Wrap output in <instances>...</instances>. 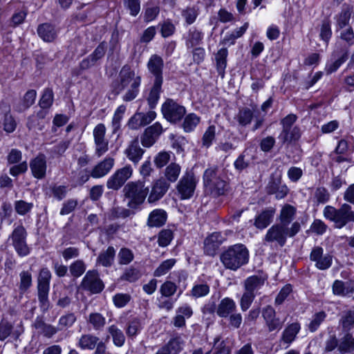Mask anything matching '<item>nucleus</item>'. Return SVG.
<instances>
[{
    "mask_svg": "<svg viewBox=\"0 0 354 354\" xmlns=\"http://www.w3.org/2000/svg\"><path fill=\"white\" fill-rule=\"evenodd\" d=\"M141 77L136 73L129 65L122 67L118 77V84L115 88V93L119 94L126 90L122 96L124 102H131L136 98L139 93Z\"/></svg>",
    "mask_w": 354,
    "mask_h": 354,
    "instance_id": "f257e3e1",
    "label": "nucleus"
},
{
    "mask_svg": "<svg viewBox=\"0 0 354 354\" xmlns=\"http://www.w3.org/2000/svg\"><path fill=\"white\" fill-rule=\"evenodd\" d=\"M300 230L301 224L298 221L292 223L290 227L274 223L266 231L263 241L266 245L283 248L286 244L288 238L294 237Z\"/></svg>",
    "mask_w": 354,
    "mask_h": 354,
    "instance_id": "f03ea898",
    "label": "nucleus"
},
{
    "mask_svg": "<svg viewBox=\"0 0 354 354\" xmlns=\"http://www.w3.org/2000/svg\"><path fill=\"white\" fill-rule=\"evenodd\" d=\"M224 267L231 270H236L248 263L249 252L243 244H235L229 247L220 257Z\"/></svg>",
    "mask_w": 354,
    "mask_h": 354,
    "instance_id": "7ed1b4c3",
    "label": "nucleus"
},
{
    "mask_svg": "<svg viewBox=\"0 0 354 354\" xmlns=\"http://www.w3.org/2000/svg\"><path fill=\"white\" fill-rule=\"evenodd\" d=\"M324 216L333 222L335 228L342 229L349 223H354V211L348 203L342 204L339 208L327 205L323 211Z\"/></svg>",
    "mask_w": 354,
    "mask_h": 354,
    "instance_id": "20e7f679",
    "label": "nucleus"
},
{
    "mask_svg": "<svg viewBox=\"0 0 354 354\" xmlns=\"http://www.w3.org/2000/svg\"><path fill=\"white\" fill-rule=\"evenodd\" d=\"M203 183L206 189L215 196L225 194L228 189L227 183L222 178L216 166L205 169L203 174Z\"/></svg>",
    "mask_w": 354,
    "mask_h": 354,
    "instance_id": "39448f33",
    "label": "nucleus"
},
{
    "mask_svg": "<svg viewBox=\"0 0 354 354\" xmlns=\"http://www.w3.org/2000/svg\"><path fill=\"white\" fill-rule=\"evenodd\" d=\"M123 192L125 197L129 199L128 206L136 208L145 201L149 189L145 186L144 182L138 180L127 183L123 189Z\"/></svg>",
    "mask_w": 354,
    "mask_h": 354,
    "instance_id": "423d86ee",
    "label": "nucleus"
},
{
    "mask_svg": "<svg viewBox=\"0 0 354 354\" xmlns=\"http://www.w3.org/2000/svg\"><path fill=\"white\" fill-rule=\"evenodd\" d=\"M161 112L165 119L175 124L185 116L186 109L173 99L167 98L161 106Z\"/></svg>",
    "mask_w": 354,
    "mask_h": 354,
    "instance_id": "0eeeda50",
    "label": "nucleus"
},
{
    "mask_svg": "<svg viewBox=\"0 0 354 354\" xmlns=\"http://www.w3.org/2000/svg\"><path fill=\"white\" fill-rule=\"evenodd\" d=\"M26 236L25 227L20 225L14 229L9 237L16 252L20 257L28 256L30 252V248L26 243Z\"/></svg>",
    "mask_w": 354,
    "mask_h": 354,
    "instance_id": "6e6552de",
    "label": "nucleus"
},
{
    "mask_svg": "<svg viewBox=\"0 0 354 354\" xmlns=\"http://www.w3.org/2000/svg\"><path fill=\"white\" fill-rule=\"evenodd\" d=\"M197 180L193 173H186L179 180L176 189L180 198L186 200L191 198L195 192Z\"/></svg>",
    "mask_w": 354,
    "mask_h": 354,
    "instance_id": "1a4fd4ad",
    "label": "nucleus"
},
{
    "mask_svg": "<svg viewBox=\"0 0 354 354\" xmlns=\"http://www.w3.org/2000/svg\"><path fill=\"white\" fill-rule=\"evenodd\" d=\"M77 346L84 351L95 350V354H104L106 346L100 339L93 334H84L78 341Z\"/></svg>",
    "mask_w": 354,
    "mask_h": 354,
    "instance_id": "9d476101",
    "label": "nucleus"
},
{
    "mask_svg": "<svg viewBox=\"0 0 354 354\" xmlns=\"http://www.w3.org/2000/svg\"><path fill=\"white\" fill-rule=\"evenodd\" d=\"M80 288L92 294H97L102 291L104 285L100 278L97 271L92 270L86 273L80 283Z\"/></svg>",
    "mask_w": 354,
    "mask_h": 354,
    "instance_id": "9b49d317",
    "label": "nucleus"
},
{
    "mask_svg": "<svg viewBox=\"0 0 354 354\" xmlns=\"http://www.w3.org/2000/svg\"><path fill=\"white\" fill-rule=\"evenodd\" d=\"M51 272L47 268H42L37 278L38 299L42 305L48 302Z\"/></svg>",
    "mask_w": 354,
    "mask_h": 354,
    "instance_id": "f8f14e48",
    "label": "nucleus"
},
{
    "mask_svg": "<svg viewBox=\"0 0 354 354\" xmlns=\"http://www.w3.org/2000/svg\"><path fill=\"white\" fill-rule=\"evenodd\" d=\"M132 172L133 169L131 165H126L124 167L118 169L107 180V188L113 190H118L131 176Z\"/></svg>",
    "mask_w": 354,
    "mask_h": 354,
    "instance_id": "ddd939ff",
    "label": "nucleus"
},
{
    "mask_svg": "<svg viewBox=\"0 0 354 354\" xmlns=\"http://www.w3.org/2000/svg\"><path fill=\"white\" fill-rule=\"evenodd\" d=\"M93 138L95 145V155L102 156L109 149V141L105 138L106 127L104 124L100 123L93 129Z\"/></svg>",
    "mask_w": 354,
    "mask_h": 354,
    "instance_id": "4468645a",
    "label": "nucleus"
},
{
    "mask_svg": "<svg viewBox=\"0 0 354 354\" xmlns=\"http://www.w3.org/2000/svg\"><path fill=\"white\" fill-rule=\"evenodd\" d=\"M310 261L315 263V267L322 270H326L332 265V256L328 254H324V250L320 246H315L310 254Z\"/></svg>",
    "mask_w": 354,
    "mask_h": 354,
    "instance_id": "2eb2a0df",
    "label": "nucleus"
},
{
    "mask_svg": "<svg viewBox=\"0 0 354 354\" xmlns=\"http://www.w3.org/2000/svg\"><path fill=\"white\" fill-rule=\"evenodd\" d=\"M163 132V128L160 122H157L148 127L141 137V143L145 147H151Z\"/></svg>",
    "mask_w": 354,
    "mask_h": 354,
    "instance_id": "dca6fc26",
    "label": "nucleus"
},
{
    "mask_svg": "<svg viewBox=\"0 0 354 354\" xmlns=\"http://www.w3.org/2000/svg\"><path fill=\"white\" fill-rule=\"evenodd\" d=\"M224 241L225 238L221 232L212 233L204 241L205 253L209 256H214Z\"/></svg>",
    "mask_w": 354,
    "mask_h": 354,
    "instance_id": "f3484780",
    "label": "nucleus"
},
{
    "mask_svg": "<svg viewBox=\"0 0 354 354\" xmlns=\"http://www.w3.org/2000/svg\"><path fill=\"white\" fill-rule=\"evenodd\" d=\"M169 184L163 178L156 180L152 183L151 192L148 196L149 203L159 201L167 192Z\"/></svg>",
    "mask_w": 354,
    "mask_h": 354,
    "instance_id": "a211bd4d",
    "label": "nucleus"
},
{
    "mask_svg": "<svg viewBox=\"0 0 354 354\" xmlns=\"http://www.w3.org/2000/svg\"><path fill=\"white\" fill-rule=\"evenodd\" d=\"M209 281L210 278L205 277L204 274L199 277L193 285L190 295L196 299L207 296L210 291Z\"/></svg>",
    "mask_w": 354,
    "mask_h": 354,
    "instance_id": "6ab92c4d",
    "label": "nucleus"
},
{
    "mask_svg": "<svg viewBox=\"0 0 354 354\" xmlns=\"http://www.w3.org/2000/svg\"><path fill=\"white\" fill-rule=\"evenodd\" d=\"M163 66L164 62L161 57L156 54L150 57L147 62V68L154 77V81L163 82Z\"/></svg>",
    "mask_w": 354,
    "mask_h": 354,
    "instance_id": "aec40b11",
    "label": "nucleus"
},
{
    "mask_svg": "<svg viewBox=\"0 0 354 354\" xmlns=\"http://www.w3.org/2000/svg\"><path fill=\"white\" fill-rule=\"evenodd\" d=\"M275 212L272 207L263 209L255 216L254 225L261 230L266 228L272 222Z\"/></svg>",
    "mask_w": 354,
    "mask_h": 354,
    "instance_id": "412c9836",
    "label": "nucleus"
},
{
    "mask_svg": "<svg viewBox=\"0 0 354 354\" xmlns=\"http://www.w3.org/2000/svg\"><path fill=\"white\" fill-rule=\"evenodd\" d=\"M297 214V209L294 206L290 204L284 205L279 212L278 220V224L290 227V225L293 223L292 221L295 220Z\"/></svg>",
    "mask_w": 354,
    "mask_h": 354,
    "instance_id": "4be33fe9",
    "label": "nucleus"
},
{
    "mask_svg": "<svg viewBox=\"0 0 354 354\" xmlns=\"http://www.w3.org/2000/svg\"><path fill=\"white\" fill-rule=\"evenodd\" d=\"M114 159L106 158L96 165L91 171V176L94 178H99L106 176L113 168Z\"/></svg>",
    "mask_w": 354,
    "mask_h": 354,
    "instance_id": "5701e85b",
    "label": "nucleus"
},
{
    "mask_svg": "<svg viewBox=\"0 0 354 354\" xmlns=\"http://www.w3.org/2000/svg\"><path fill=\"white\" fill-rule=\"evenodd\" d=\"M30 167L32 175L38 179L43 178L46 171V160L44 155H39L31 160Z\"/></svg>",
    "mask_w": 354,
    "mask_h": 354,
    "instance_id": "b1692460",
    "label": "nucleus"
},
{
    "mask_svg": "<svg viewBox=\"0 0 354 354\" xmlns=\"http://www.w3.org/2000/svg\"><path fill=\"white\" fill-rule=\"evenodd\" d=\"M167 212L162 209L153 210L148 216L147 225L149 227H160L166 223Z\"/></svg>",
    "mask_w": 354,
    "mask_h": 354,
    "instance_id": "393cba45",
    "label": "nucleus"
},
{
    "mask_svg": "<svg viewBox=\"0 0 354 354\" xmlns=\"http://www.w3.org/2000/svg\"><path fill=\"white\" fill-rule=\"evenodd\" d=\"M266 278L262 275H252L243 283L245 290L257 295V291L264 285Z\"/></svg>",
    "mask_w": 354,
    "mask_h": 354,
    "instance_id": "a878e982",
    "label": "nucleus"
},
{
    "mask_svg": "<svg viewBox=\"0 0 354 354\" xmlns=\"http://www.w3.org/2000/svg\"><path fill=\"white\" fill-rule=\"evenodd\" d=\"M236 309L235 301L230 298L225 297L218 304L216 308V313L221 317H227Z\"/></svg>",
    "mask_w": 354,
    "mask_h": 354,
    "instance_id": "bb28decb",
    "label": "nucleus"
},
{
    "mask_svg": "<svg viewBox=\"0 0 354 354\" xmlns=\"http://www.w3.org/2000/svg\"><path fill=\"white\" fill-rule=\"evenodd\" d=\"M333 292L339 297H350L354 292V288L351 282L335 280L332 286Z\"/></svg>",
    "mask_w": 354,
    "mask_h": 354,
    "instance_id": "cd10ccee",
    "label": "nucleus"
},
{
    "mask_svg": "<svg viewBox=\"0 0 354 354\" xmlns=\"http://www.w3.org/2000/svg\"><path fill=\"white\" fill-rule=\"evenodd\" d=\"M144 152L145 151L140 147L138 139L132 140L125 150L127 158L135 164L140 160Z\"/></svg>",
    "mask_w": 354,
    "mask_h": 354,
    "instance_id": "c85d7f7f",
    "label": "nucleus"
},
{
    "mask_svg": "<svg viewBox=\"0 0 354 354\" xmlns=\"http://www.w3.org/2000/svg\"><path fill=\"white\" fill-rule=\"evenodd\" d=\"M39 37L46 42H52L57 37V32L55 27L50 24H42L37 28Z\"/></svg>",
    "mask_w": 354,
    "mask_h": 354,
    "instance_id": "c756f323",
    "label": "nucleus"
},
{
    "mask_svg": "<svg viewBox=\"0 0 354 354\" xmlns=\"http://www.w3.org/2000/svg\"><path fill=\"white\" fill-rule=\"evenodd\" d=\"M300 329L301 326L298 322H294L288 325L282 333L281 341L284 344L290 345L295 339Z\"/></svg>",
    "mask_w": 354,
    "mask_h": 354,
    "instance_id": "7c9ffc66",
    "label": "nucleus"
},
{
    "mask_svg": "<svg viewBox=\"0 0 354 354\" xmlns=\"http://www.w3.org/2000/svg\"><path fill=\"white\" fill-rule=\"evenodd\" d=\"M301 137V130L297 126L290 129H282L279 136V140L283 143H291L297 141Z\"/></svg>",
    "mask_w": 354,
    "mask_h": 354,
    "instance_id": "2f4dec72",
    "label": "nucleus"
},
{
    "mask_svg": "<svg viewBox=\"0 0 354 354\" xmlns=\"http://www.w3.org/2000/svg\"><path fill=\"white\" fill-rule=\"evenodd\" d=\"M288 188L285 184H281L280 181L272 180L269 183L267 187V192L269 194H275L277 199L285 198L288 193Z\"/></svg>",
    "mask_w": 354,
    "mask_h": 354,
    "instance_id": "473e14b6",
    "label": "nucleus"
},
{
    "mask_svg": "<svg viewBox=\"0 0 354 354\" xmlns=\"http://www.w3.org/2000/svg\"><path fill=\"white\" fill-rule=\"evenodd\" d=\"M228 50L227 48H221L214 55L216 70L221 77H224L225 70L227 66V58Z\"/></svg>",
    "mask_w": 354,
    "mask_h": 354,
    "instance_id": "72a5a7b5",
    "label": "nucleus"
},
{
    "mask_svg": "<svg viewBox=\"0 0 354 354\" xmlns=\"http://www.w3.org/2000/svg\"><path fill=\"white\" fill-rule=\"evenodd\" d=\"M162 82H163L154 81L153 86L150 90L147 100L148 104L151 109L156 107L160 99V93L162 92Z\"/></svg>",
    "mask_w": 354,
    "mask_h": 354,
    "instance_id": "f704fd0d",
    "label": "nucleus"
},
{
    "mask_svg": "<svg viewBox=\"0 0 354 354\" xmlns=\"http://www.w3.org/2000/svg\"><path fill=\"white\" fill-rule=\"evenodd\" d=\"M254 110V108L250 109L248 107H243L239 109L234 118L241 126L245 127L251 123Z\"/></svg>",
    "mask_w": 354,
    "mask_h": 354,
    "instance_id": "c9c22d12",
    "label": "nucleus"
},
{
    "mask_svg": "<svg viewBox=\"0 0 354 354\" xmlns=\"http://www.w3.org/2000/svg\"><path fill=\"white\" fill-rule=\"evenodd\" d=\"M108 333L112 337L113 344L118 347H121L124 344L125 335L122 330L116 325L113 324L108 327Z\"/></svg>",
    "mask_w": 354,
    "mask_h": 354,
    "instance_id": "e433bc0d",
    "label": "nucleus"
},
{
    "mask_svg": "<svg viewBox=\"0 0 354 354\" xmlns=\"http://www.w3.org/2000/svg\"><path fill=\"white\" fill-rule=\"evenodd\" d=\"M115 254L113 247L109 246L105 251H102L97 259V263L104 267H109L112 265Z\"/></svg>",
    "mask_w": 354,
    "mask_h": 354,
    "instance_id": "4c0bfd02",
    "label": "nucleus"
},
{
    "mask_svg": "<svg viewBox=\"0 0 354 354\" xmlns=\"http://www.w3.org/2000/svg\"><path fill=\"white\" fill-rule=\"evenodd\" d=\"M352 7L344 5L341 12L335 17L337 26L339 29L346 27L349 22Z\"/></svg>",
    "mask_w": 354,
    "mask_h": 354,
    "instance_id": "58836bf2",
    "label": "nucleus"
},
{
    "mask_svg": "<svg viewBox=\"0 0 354 354\" xmlns=\"http://www.w3.org/2000/svg\"><path fill=\"white\" fill-rule=\"evenodd\" d=\"M354 350V338L353 335L346 333L339 340L338 351L341 353H351Z\"/></svg>",
    "mask_w": 354,
    "mask_h": 354,
    "instance_id": "ea45409f",
    "label": "nucleus"
},
{
    "mask_svg": "<svg viewBox=\"0 0 354 354\" xmlns=\"http://www.w3.org/2000/svg\"><path fill=\"white\" fill-rule=\"evenodd\" d=\"M339 324L344 331H349L354 328V310L344 311L339 319Z\"/></svg>",
    "mask_w": 354,
    "mask_h": 354,
    "instance_id": "a19ab883",
    "label": "nucleus"
},
{
    "mask_svg": "<svg viewBox=\"0 0 354 354\" xmlns=\"http://www.w3.org/2000/svg\"><path fill=\"white\" fill-rule=\"evenodd\" d=\"M203 38V34L201 31L192 28L189 29L187 37L186 39V46L188 48H193L200 44Z\"/></svg>",
    "mask_w": 354,
    "mask_h": 354,
    "instance_id": "79ce46f5",
    "label": "nucleus"
},
{
    "mask_svg": "<svg viewBox=\"0 0 354 354\" xmlns=\"http://www.w3.org/2000/svg\"><path fill=\"white\" fill-rule=\"evenodd\" d=\"M142 322L140 318L134 317L127 324L126 333L129 338H134L142 329Z\"/></svg>",
    "mask_w": 354,
    "mask_h": 354,
    "instance_id": "37998d69",
    "label": "nucleus"
},
{
    "mask_svg": "<svg viewBox=\"0 0 354 354\" xmlns=\"http://www.w3.org/2000/svg\"><path fill=\"white\" fill-rule=\"evenodd\" d=\"M88 322L95 330H101L106 324V319L99 313H92L88 315Z\"/></svg>",
    "mask_w": 354,
    "mask_h": 354,
    "instance_id": "c03bdc74",
    "label": "nucleus"
},
{
    "mask_svg": "<svg viewBox=\"0 0 354 354\" xmlns=\"http://www.w3.org/2000/svg\"><path fill=\"white\" fill-rule=\"evenodd\" d=\"M68 269L72 277L78 278L85 272L86 265L83 260L77 259L69 266Z\"/></svg>",
    "mask_w": 354,
    "mask_h": 354,
    "instance_id": "a18cd8bd",
    "label": "nucleus"
},
{
    "mask_svg": "<svg viewBox=\"0 0 354 354\" xmlns=\"http://www.w3.org/2000/svg\"><path fill=\"white\" fill-rule=\"evenodd\" d=\"M200 122V118L195 113H189L185 118L182 127L185 132H191Z\"/></svg>",
    "mask_w": 354,
    "mask_h": 354,
    "instance_id": "49530a36",
    "label": "nucleus"
},
{
    "mask_svg": "<svg viewBox=\"0 0 354 354\" xmlns=\"http://www.w3.org/2000/svg\"><path fill=\"white\" fill-rule=\"evenodd\" d=\"M180 170L179 165L175 162H171L166 167L165 170V176L168 181L174 183L178 179Z\"/></svg>",
    "mask_w": 354,
    "mask_h": 354,
    "instance_id": "de8ad7c7",
    "label": "nucleus"
},
{
    "mask_svg": "<svg viewBox=\"0 0 354 354\" xmlns=\"http://www.w3.org/2000/svg\"><path fill=\"white\" fill-rule=\"evenodd\" d=\"M1 124L3 130L8 133H12L16 129L17 122L14 117L10 113V108L8 109V111L4 114Z\"/></svg>",
    "mask_w": 354,
    "mask_h": 354,
    "instance_id": "09e8293b",
    "label": "nucleus"
},
{
    "mask_svg": "<svg viewBox=\"0 0 354 354\" xmlns=\"http://www.w3.org/2000/svg\"><path fill=\"white\" fill-rule=\"evenodd\" d=\"M175 259H169L162 262L160 266L155 270L153 275L155 277H161L167 274L176 264Z\"/></svg>",
    "mask_w": 354,
    "mask_h": 354,
    "instance_id": "8fccbe9b",
    "label": "nucleus"
},
{
    "mask_svg": "<svg viewBox=\"0 0 354 354\" xmlns=\"http://www.w3.org/2000/svg\"><path fill=\"white\" fill-rule=\"evenodd\" d=\"M326 317V313L324 311H320L314 314L308 324L309 330L313 333L315 332L324 322Z\"/></svg>",
    "mask_w": 354,
    "mask_h": 354,
    "instance_id": "3c124183",
    "label": "nucleus"
},
{
    "mask_svg": "<svg viewBox=\"0 0 354 354\" xmlns=\"http://www.w3.org/2000/svg\"><path fill=\"white\" fill-rule=\"evenodd\" d=\"M19 290L23 294L32 286V274L29 271H22L19 274Z\"/></svg>",
    "mask_w": 354,
    "mask_h": 354,
    "instance_id": "603ef678",
    "label": "nucleus"
},
{
    "mask_svg": "<svg viewBox=\"0 0 354 354\" xmlns=\"http://www.w3.org/2000/svg\"><path fill=\"white\" fill-rule=\"evenodd\" d=\"M167 354H178L182 349L181 343L178 338H174L161 348Z\"/></svg>",
    "mask_w": 354,
    "mask_h": 354,
    "instance_id": "864d4df0",
    "label": "nucleus"
},
{
    "mask_svg": "<svg viewBox=\"0 0 354 354\" xmlns=\"http://www.w3.org/2000/svg\"><path fill=\"white\" fill-rule=\"evenodd\" d=\"M124 8L132 17H136L140 11V0H123Z\"/></svg>",
    "mask_w": 354,
    "mask_h": 354,
    "instance_id": "5fc2aeb1",
    "label": "nucleus"
},
{
    "mask_svg": "<svg viewBox=\"0 0 354 354\" xmlns=\"http://www.w3.org/2000/svg\"><path fill=\"white\" fill-rule=\"evenodd\" d=\"M174 238L173 232L169 229L162 230L158 236V243L160 247L167 246Z\"/></svg>",
    "mask_w": 354,
    "mask_h": 354,
    "instance_id": "6e6d98bb",
    "label": "nucleus"
},
{
    "mask_svg": "<svg viewBox=\"0 0 354 354\" xmlns=\"http://www.w3.org/2000/svg\"><path fill=\"white\" fill-rule=\"evenodd\" d=\"M177 290V286L171 281H166L164 282L160 288V292L162 296L165 297H170L173 296Z\"/></svg>",
    "mask_w": 354,
    "mask_h": 354,
    "instance_id": "4d7b16f0",
    "label": "nucleus"
},
{
    "mask_svg": "<svg viewBox=\"0 0 354 354\" xmlns=\"http://www.w3.org/2000/svg\"><path fill=\"white\" fill-rule=\"evenodd\" d=\"M53 102V93L50 88H46L44 91L42 96L39 100L41 109H47L52 105Z\"/></svg>",
    "mask_w": 354,
    "mask_h": 354,
    "instance_id": "13d9d810",
    "label": "nucleus"
},
{
    "mask_svg": "<svg viewBox=\"0 0 354 354\" xmlns=\"http://www.w3.org/2000/svg\"><path fill=\"white\" fill-rule=\"evenodd\" d=\"M125 111L126 106L123 104L119 106L115 110L112 120V126L114 132L120 128V122L123 118Z\"/></svg>",
    "mask_w": 354,
    "mask_h": 354,
    "instance_id": "bf43d9fd",
    "label": "nucleus"
},
{
    "mask_svg": "<svg viewBox=\"0 0 354 354\" xmlns=\"http://www.w3.org/2000/svg\"><path fill=\"white\" fill-rule=\"evenodd\" d=\"M76 321L75 315L71 313L62 316L59 319L58 327L59 330H63L69 328Z\"/></svg>",
    "mask_w": 354,
    "mask_h": 354,
    "instance_id": "052dcab7",
    "label": "nucleus"
},
{
    "mask_svg": "<svg viewBox=\"0 0 354 354\" xmlns=\"http://www.w3.org/2000/svg\"><path fill=\"white\" fill-rule=\"evenodd\" d=\"M33 207L32 203H28L23 200L17 201L15 203V209L17 214L25 215L30 212Z\"/></svg>",
    "mask_w": 354,
    "mask_h": 354,
    "instance_id": "680f3d73",
    "label": "nucleus"
},
{
    "mask_svg": "<svg viewBox=\"0 0 354 354\" xmlns=\"http://www.w3.org/2000/svg\"><path fill=\"white\" fill-rule=\"evenodd\" d=\"M255 297V294L245 290L240 301V306L243 311H246L250 307Z\"/></svg>",
    "mask_w": 354,
    "mask_h": 354,
    "instance_id": "e2e57ef3",
    "label": "nucleus"
},
{
    "mask_svg": "<svg viewBox=\"0 0 354 354\" xmlns=\"http://www.w3.org/2000/svg\"><path fill=\"white\" fill-rule=\"evenodd\" d=\"M131 295L127 293H118L113 297V301L117 308L124 307L131 300Z\"/></svg>",
    "mask_w": 354,
    "mask_h": 354,
    "instance_id": "0e129e2a",
    "label": "nucleus"
},
{
    "mask_svg": "<svg viewBox=\"0 0 354 354\" xmlns=\"http://www.w3.org/2000/svg\"><path fill=\"white\" fill-rule=\"evenodd\" d=\"M214 348L215 350L214 354H230V349L226 346L223 340H221L219 336L214 338Z\"/></svg>",
    "mask_w": 354,
    "mask_h": 354,
    "instance_id": "69168bd1",
    "label": "nucleus"
},
{
    "mask_svg": "<svg viewBox=\"0 0 354 354\" xmlns=\"http://www.w3.org/2000/svg\"><path fill=\"white\" fill-rule=\"evenodd\" d=\"M27 127L31 131H42L44 128V121H40L38 118L35 115H30L27 122Z\"/></svg>",
    "mask_w": 354,
    "mask_h": 354,
    "instance_id": "338daca9",
    "label": "nucleus"
},
{
    "mask_svg": "<svg viewBox=\"0 0 354 354\" xmlns=\"http://www.w3.org/2000/svg\"><path fill=\"white\" fill-rule=\"evenodd\" d=\"M170 153L167 151H160L154 157V163L158 168H162L165 166L170 160Z\"/></svg>",
    "mask_w": 354,
    "mask_h": 354,
    "instance_id": "774afa93",
    "label": "nucleus"
}]
</instances>
